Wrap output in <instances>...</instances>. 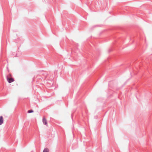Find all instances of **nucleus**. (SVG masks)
Returning <instances> with one entry per match:
<instances>
[{"label": "nucleus", "mask_w": 152, "mask_h": 152, "mask_svg": "<svg viewBox=\"0 0 152 152\" xmlns=\"http://www.w3.org/2000/svg\"><path fill=\"white\" fill-rule=\"evenodd\" d=\"M3 118L2 116H0V125L2 124L3 123Z\"/></svg>", "instance_id": "nucleus-2"}, {"label": "nucleus", "mask_w": 152, "mask_h": 152, "mask_svg": "<svg viewBox=\"0 0 152 152\" xmlns=\"http://www.w3.org/2000/svg\"><path fill=\"white\" fill-rule=\"evenodd\" d=\"M49 152V150L48 148H45L43 152Z\"/></svg>", "instance_id": "nucleus-4"}, {"label": "nucleus", "mask_w": 152, "mask_h": 152, "mask_svg": "<svg viewBox=\"0 0 152 152\" xmlns=\"http://www.w3.org/2000/svg\"><path fill=\"white\" fill-rule=\"evenodd\" d=\"M42 122L43 124L45 125H47V123L46 119L45 118H43L42 119Z\"/></svg>", "instance_id": "nucleus-3"}, {"label": "nucleus", "mask_w": 152, "mask_h": 152, "mask_svg": "<svg viewBox=\"0 0 152 152\" xmlns=\"http://www.w3.org/2000/svg\"><path fill=\"white\" fill-rule=\"evenodd\" d=\"M33 112H34V111L32 110H28L27 112L28 113H33Z\"/></svg>", "instance_id": "nucleus-5"}, {"label": "nucleus", "mask_w": 152, "mask_h": 152, "mask_svg": "<svg viewBox=\"0 0 152 152\" xmlns=\"http://www.w3.org/2000/svg\"><path fill=\"white\" fill-rule=\"evenodd\" d=\"M7 79L9 83H11L14 81V79L13 78H9L8 76L7 77Z\"/></svg>", "instance_id": "nucleus-1"}]
</instances>
